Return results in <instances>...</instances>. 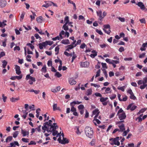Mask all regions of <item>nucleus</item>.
Returning a JSON list of instances; mask_svg holds the SVG:
<instances>
[{"instance_id":"7ed1b4c3","label":"nucleus","mask_w":147,"mask_h":147,"mask_svg":"<svg viewBox=\"0 0 147 147\" xmlns=\"http://www.w3.org/2000/svg\"><path fill=\"white\" fill-rule=\"evenodd\" d=\"M85 133L86 136L90 138L93 136V131L92 128L89 127H86L85 129Z\"/></svg>"},{"instance_id":"e2e57ef3","label":"nucleus","mask_w":147,"mask_h":147,"mask_svg":"<svg viewBox=\"0 0 147 147\" xmlns=\"http://www.w3.org/2000/svg\"><path fill=\"white\" fill-rule=\"evenodd\" d=\"M2 100L4 102H6L7 99V97L5 96L4 94H3L2 95Z\"/></svg>"},{"instance_id":"7c9ffc66","label":"nucleus","mask_w":147,"mask_h":147,"mask_svg":"<svg viewBox=\"0 0 147 147\" xmlns=\"http://www.w3.org/2000/svg\"><path fill=\"white\" fill-rule=\"evenodd\" d=\"M93 122L95 125H97L96 123L99 124L101 123V122L100 121H99L98 119H97L95 117L94 118V119L93 120Z\"/></svg>"},{"instance_id":"5701e85b","label":"nucleus","mask_w":147,"mask_h":147,"mask_svg":"<svg viewBox=\"0 0 147 147\" xmlns=\"http://www.w3.org/2000/svg\"><path fill=\"white\" fill-rule=\"evenodd\" d=\"M146 47H147V42L145 43H143L142 44L140 48V50L142 51H145L146 50Z\"/></svg>"},{"instance_id":"c85d7f7f","label":"nucleus","mask_w":147,"mask_h":147,"mask_svg":"<svg viewBox=\"0 0 147 147\" xmlns=\"http://www.w3.org/2000/svg\"><path fill=\"white\" fill-rule=\"evenodd\" d=\"M47 67L45 65H44L40 70V71L43 73H45L47 71Z\"/></svg>"},{"instance_id":"c03bdc74","label":"nucleus","mask_w":147,"mask_h":147,"mask_svg":"<svg viewBox=\"0 0 147 147\" xmlns=\"http://www.w3.org/2000/svg\"><path fill=\"white\" fill-rule=\"evenodd\" d=\"M108 99L107 97L104 98L103 97H101L100 99V101L101 102H103L106 101Z\"/></svg>"},{"instance_id":"c9c22d12","label":"nucleus","mask_w":147,"mask_h":147,"mask_svg":"<svg viewBox=\"0 0 147 147\" xmlns=\"http://www.w3.org/2000/svg\"><path fill=\"white\" fill-rule=\"evenodd\" d=\"M36 21L38 23H41L43 21L42 17L40 16L37 17L36 18Z\"/></svg>"},{"instance_id":"f3484780","label":"nucleus","mask_w":147,"mask_h":147,"mask_svg":"<svg viewBox=\"0 0 147 147\" xmlns=\"http://www.w3.org/2000/svg\"><path fill=\"white\" fill-rule=\"evenodd\" d=\"M6 0H0V6L2 8L5 7L6 5Z\"/></svg>"},{"instance_id":"412c9836","label":"nucleus","mask_w":147,"mask_h":147,"mask_svg":"<svg viewBox=\"0 0 147 147\" xmlns=\"http://www.w3.org/2000/svg\"><path fill=\"white\" fill-rule=\"evenodd\" d=\"M105 61H106V62L107 63H109L110 64H111V63H112L113 62H115V63L116 64H118L119 63V61H115V60H111L110 59H108V58L106 59V60H105Z\"/></svg>"},{"instance_id":"bb28decb","label":"nucleus","mask_w":147,"mask_h":147,"mask_svg":"<svg viewBox=\"0 0 147 147\" xmlns=\"http://www.w3.org/2000/svg\"><path fill=\"white\" fill-rule=\"evenodd\" d=\"M45 42H43L39 44V48L40 49H43L44 47H45L46 45Z\"/></svg>"},{"instance_id":"f8f14e48","label":"nucleus","mask_w":147,"mask_h":147,"mask_svg":"<svg viewBox=\"0 0 147 147\" xmlns=\"http://www.w3.org/2000/svg\"><path fill=\"white\" fill-rule=\"evenodd\" d=\"M136 5L139 7L142 10H144L146 9V7L144 4L141 2H139L136 4Z\"/></svg>"},{"instance_id":"f704fd0d","label":"nucleus","mask_w":147,"mask_h":147,"mask_svg":"<svg viewBox=\"0 0 147 147\" xmlns=\"http://www.w3.org/2000/svg\"><path fill=\"white\" fill-rule=\"evenodd\" d=\"M62 44L65 45H67L70 43L68 39H63L61 41Z\"/></svg>"},{"instance_id":"473e14b6","label":"nucleus","mask_w":147,"mask_h":147,"mask_svg":"<svg viewBox=\"0 0 147 147\" xmlns=\"http://www.w3.org/2000/svg\"><path fill=\"white\" fill-rule=\"evenodd\" d=\"M82 103V102H80L78 101H74L70 103L71 105H79Z\"/></svg>"},{"instance_id":"dca6fc26","label":"nucleus","mask_w":147,"mask_h":147,"mask_svg":"<svg viewBox=\"0 0 147 147\" xmlns=\"http://www.w3.org/2000/svg\"><path fill=\"white\" fill-rule=\"evenodd\" d=\"M45 4L42 5V7L47 8L52 5L53 2L51 1L45 2Z\"/></svg>"},{"instance_id":"49530a36","label":"nucleus","mask_w":147,"mask_h":147,"mask_svg":"<svg viewBox=\"0 0 147 147\" xmlns=\"http://www.w3.org/2000/svg\"><path fill=\"white\" fill-rule=\"evenodd\" d=\"M2 62L3 63V64H2L3 67V68H5L6 66L7 65V62L5 60H4L3 61H2Z\"/></svg>"},{"instance_id":"72a5a7b5","label":"nucleus","mask_w":147,"mask_h":147,"mask_svg":"<svg viewBox=\"0 0 147 147\" xmlns=\"http://www.w3.org/2000/svg\"><path fill=\"white\" fill-rule=\"evenodd\" d=\"M92 89L91 88L88 89L86 91V94L88 96L91 95L92 93Z\"/></svg>"},{"instance_id":"79ce46f5","label":"nucleus","mask_w":147,"mask_h":147,"mask_svg":"<svg viewBox=\"0 0 147 147\" xmlns=\"http://www.w3.org/2000/svg\"><path fill=\"white\" fill-rule=\"evenodd\" d=\"M23 113H24V115L22 116V117L24 119H25L26 118L27 115L28 114V112H27L26 111H23Z\"/></svg>"},{"instance_id":"e433bc0d","label":"nucleus","mask_w":147,"mask_h":147,"mask_svg":"<svg viewBox=\"0 0 147 147\" xmlns=\"http://www.w3.org/2000/svg\"><path fill=\"white\" fill-rule=\"evenodd\" d=\"M130 130L129 128L128 129L126 130H124L123 132V133L122 134V135L123 136H126L128 133H129V131Z\"/></svg>"},{"instance_id":"9b49d317","label":"nucleus","mask_w":147,"mask_h":147,"mask_svg":"<svg viewBox=\"0 0 147 147\" xmlns=\"http://www.w3.org/2000/svg\"><path fill=\"white\" fill-rule=\"evenodd\" d=\"M100 113V112L98 109H95L93 111L91 115V117H92L93 115H95V118H97L98 116V115Z\"/></svg>"},{"instance_id":"680f3d73","label":"nucleus","mask_w":147,"mask_h":147,"mask_svg":"<svg viewBox=\"0 0 147 147\" xmlns=\"http://www.w3.org/2000/svg\"><path fill=\"white\" fill-rule=\"evenodd\" d=\"M18 134V131H15L13 134V137L14 138H16Z\"/></svg>"},{"instance_id":"3c124183","label":"nucleus","mask_w":147,"mask_h":147,"mask_svg":"<svg viewBox=\"0 0 147 147\" xmlns=\"http://www.w3.org/2000/svg\"><path fill=\"white\" fill-rule=\"evenodd\" d=\"M91 86H94V87H97L98 88H99L100 87V86L99 85L97 84H94V83H91Z\"/></svg>"},{"instance_id":"0eeeda50","label":"nucleus","mask_w":147,"mask_h":147,"mask_svg":"<svg viewBox=\"0 0 147 147\" xmlns=\"http://www.w3.org/2000/svg\"><path fill=\"white\" fill-rule=\"evenodd\" d=\"M30 80L28 81V83L30 85H32L33 84V82L36 81V79L30 76V74H28L26 75V79L28 80V79Z\"/></svg>"},{"instance_id":"6e6d98bb","label":"nucleus","mask_w":147,"mask_h":147,"mask_svg":"<svg viewBox=\"0 0 147 147\" xmlns=\"http://www.w3.org/2000/svg\"><path fill=\"white\" fill-rule=\"evenodd\" d=\"M130 98L131 99H132L134 100H135L136 99V98L134 95L133 93L132 94H130Z\"/></svg>"},{"instance_id":"20e7f679","label":"nucleus","mask_w":147,"mask_h":147,"mask_svg":"<svg viewBox=\"0 0 147 147\" xmlns=\"http://www.w3.org/2000/svg\"><path fill=\"white\" fill-rule=\"evenodd\" d=\"M58 141L59 143L63 144H65L69 143L68 140L66 138L64 137V135L63 133L59 137L58 139Z\"/></svg>"},{"instance_id":"a878e982","label":"nucleus","mask_w":147,"mask_h":147,"mask_svg":"<svg viewBox=\"0 0 147 147\" xmlns=\"http://www.w3.org/2000/svg\"><path fill=\"white\" fill-rule=\"evenodd\" d=\"M88 63L87 61L80 63V66L82 67H87L88 66Z\"/></svg>"},{"instance_id":"6e6552de","label":"nucleus","mask_w":147,"mask_h":147,"mask_svg":"<svg viewBox=\"0 0 147 147\" xmlns=\"http://www.w3.org/2000/svg\"><path fill=\"white\" fill-rule=\"evenodd\" d=\"M143 84L140 86V88L141 89H143L147 86V77L144 78L143 80Z\"/></svg>"},{"instance_id":"13d9d810","label":"nucleus","mask_w":147,"mask_h":147,"mask_svg":"<svg viewBox=\"0 0 147 147\" xmlns=\"http://www.w3.org/2000/svg\"><path fill=\"white\" fill-rule=\"evenodd\" d=\"M60 39H61V38L60 36H57V37H56L55 38H52V40L54 41L56 40H59Z\"/></svg>"},{"instance_id":"9d476101","label":"nucleus","mask_w":147,"mask_h":147,"mask_svg":"<svg viewBox=\"0 0 147 147\" xmlns=\"http://www.w3.org/2000/svg\"><path fill=\"white\" fill-rule=\"evenodd\" d=\"M76 41H75L73 42L71 45H68L67 46V49H66V51H69L71 49L74 48V47H76L75 46V44L76 43Z\"/></svg>"},{"instance_id":"2eb2a0df","label":"nucleus","mask_w":147,"mask_h":147,"mask_svg":"<svg viewBox=\"0 0 147 147\" xmlns=\"http://www.w3.org/2000/svg\"><path fill=\"white\" fill-rule=\"evenodd\" d=\"M96 13L97 16L99 17V20L102 21V20L104 18V16L102 15V12L100 10L96 11Z\"/></svg>"},{"instance_id":"69168bd1","label":"nucleus","mask_w":147,"mask_h":147,"mask_svg":"<svg viewBox=\"0 0 147 147\" xmlns=\"http://www.w3.org/2000/svg\"><path fill=\"white\" fill-rule=\"evenodd\" d=\"M103 30L106 33L108 34H109L111 32V31L110 30V29H109L108 30H106V29H103Z\"/></svg>"},{"instance_id":"aec40b11","label":"nucleus","mask_w":147,"mask_h":147,"mask_svg":"<svg viewBox=\"0 0 147 147\" xmlns=\"http://www.w3.org/2000/svg\"><path fill=\"white\" fill-rule=\"evenodd\" d=\"M21 133L22 134L23 137L27 136V137H28L29 134L28 131H27L26 130H23L22 129Z\"/></svg>"},{"instance_id":"de8ad7c7","label":"nucleus","mask_w":147,"mask_h":147,"mask_svg":"<svg viewBox=\"0 0 147 147\" xmlns=\"http://www.w3.org/2000/svg\"><path fill=\"white\" fill-rule=\"evenodd\" d=\"M65 32L63 30H62L60 32L59 34V36H60L61 39H62L63 38V37L62 36V35H63L65 34Z\"/></svg>"},{"instance_id":"39448f33","label":"nucleus","mask_w":147,"mask_h":147,"mask_svg":"<svg viewBox=\"0 0 147 147\" xmlns=\"http://www.w3.org/2000/svg\"><path fill=\"white\" fill-rule=\"evenodd\" d=\"M117 115L120 120L124 119L126 117L125 113L121 108L118 111Z\"/></svg>"},{"instance_id":"09e8293b","label":"nucleus","mask_w":147,"mask_h":147,"mask_svg":"<svg viewBox=\"0 0 147 147\" xmlns=\"http://www.w3.org/2000/svg\"><path fill=\"white\" fill-rule=\"evenodd\" d=\"M55 76L57 78H60L62 76V75L58 72H56L55 74Z\"/></svg>"},{"instance_id":"423d86ee","label":"nucleus","mask_w":147,"mask_h":147,"mask_svg":"<svg viewBox=\"0 0 147 147\" xmlns=\"http://www.w3.org/2000/svg\"><path fill=\"white\" fill-rule=\"evenodd\" d=\"M124 121H119L117 123V124L118 125V127L119 128L120 132H122L125 130L124 125L123 123Z\"/></svg>"},{"instance_id":"0e129e2a","label":"nucleus","mask_w":147,"mask_h":147,"mask_svg":"<svg viewBox=\"0 0 147 147\" xmlns=\"http://www.w3.org/2000/svg\"><path fill=\"white\" fill-rule=\"evenodd\" d=\"M103 27H104V29H110V26L109 24L104 25H103Z\"/></svg>"},{"instance_id":"393cba45","label":"nucleus","mask_w":147,"mask_h":147,"mask_svg":"<svg viewBox=\"0 0 147 147\" xmlns=\"http://www.w3.org/2000/svg\"><path fill=\"white\" fill-rule=\"evenodd\" d=\"M64 22H65V24H72V22H69V18L68 16H66L65 18Z\"/></svg>"},{"instance_id":"a18cd8bd","label":"nucleus","mask_w":147,"mask_h":147,"mask_svg":"<svg viewBox=\"0 0 147 147\" xmlns=\"http://www.w3.org/2000/svg\"><path fill=\"white\" fill-rule=\"evenodd\" d=\"M67 24H65L63 26L62 28L65 31H67L68 30L69 28L67 25Z\"/></svg>"},{"instance_id":"ddd939ff","label":"nucleus","mask_w":147,"mask_h":147,"mask_svg":"<svg viewBox=\"0 0 147 147\" xmlns=\"http://www.w3.org/2000/svg\"><path fill=\"white\" fill-rule=\"evenodd\" d=\"M15 69L16 74L17 75H20L21 73L20 67L18 65H15Z\"/></svg>"},{"instance_id":"8fccbe9b","label":"nucleus","mask_w":147,"mask_h":147,"mask_svg":"<svg viewBox=\"0 0 147 147\" xmlns=\"http://www.w3.org/2000/svg\"><path fill=\"white\" fill-rule=\"evenodd\" d=\"M59 49V48L58 46H57L55 48V51L56 52L55 53L56 55H57L58 54Z\"/></svg>"},{"instance_id":"37998d69","label":"nucleus","mask_w":147,"mask_h":147,"mask_svg":"<svg viewBox=\"0 0 147 147\" xmlns=\"http://www.w3.org/2000/svg\"><path fill=\"white\" fill-rule=\"evenodd\" d=\"M46 44V46L47 45H52L53 43V42L52 41H46L45 42Z\"/></svg>"},{"instance_id":"f03ea898","label":"nucleus","mask_w":147,"mask_h":147,"mask_svg":"<svg viewBox=\"0 0 147 147\" xmlns=\"http://www.w3.org/2000/svg\"><path fill=\"white\" fill-rule=\"evenodd\" d=\"M121 138L122 137H117L115 138H110L109 139L110 142V143L112 145L115 144V145L118 146L120 144V143L119 142V141L120 139H121Z\"/></svg>"},{"instance_id":"cd10ccee","label":"nucleus","mask_w":147,"mask_h":147,"mask_svg":"<svg viewBox=\"0 0 147 147\" xmlns=\"http://www.w3.org/2000/svg\"><path fill=\"white\" fill-rule=\"evenodd\" d=\"M75 129V132L78 135H80L81 133V131H80L79 129V126H76L74 128Z\"/></svg>"},{"instance_id":"2f4dec72","label":"nucleus","mask_w":147,"mask_h":147,"mask_svg":"<svg viewBox=\"0 0 147 147\" xmlns=\"http://www.w3.org/2000/svg\"><path fill=\"white\" fill-rule=\"evenodd\" d=\"M92 54H90V56L92 58H94L97 55V52L95 50H93L91 51Z\"/></svg>"},{"instance_id":"864d4df0","label":"nucleus","mask_w":147,"mask_h":147,"mask_svg":"<svg viewBox=\"0 0 147 147\" xmlns=\"http://www.w3.org/2000/svg\"><path fill=\"white\" fill-rule=\"evenodd\" d=\"M27 45L29 46L32 50H33L34 48V46L30 43H28L27 44Z\"/></svg>"},{"instance_id":"a19ab883","label":"nucleus","mask_w":147,"mask_h":147,"mask_svg":"<svg viewBox=\"0 0 147 147\" xmlns=\"http://www.w3.org/2000/svg\"><path fill=\"white\" fill-rule=\"evenodd\" d=\"M126 87V86H124L122 87H119L117 88V89L119 90H121L122 92H124L125 90V88Z\"/></svg>"},{"instance_id":"338daca9","label":"nucleus","mask_w":147,"mask_h":147,"mask_svg":"<svg viewBox=\"0 0 147 147\" xmlns=\"http://www.w3.org/2000/svg\"><path fill=\"white\" fill-rule=\"evenodd\" d=\"M6 25V24L4 23V22H0V27L3 28Z\"/></svg>"},{"instance_id":"4c0bfd02","label":"nucleus","mask_w":147,"mask_h":147,"mask_svg":"<svg viewBox=\"0 0 147 147\" xmlns=\"http://www.w3.org/2000/svg\"><path fill=\"white\" fill-rule=\"evenodd\" d=\"M25 13L24 12H23L20 17V21H22L23 19H24V16L25 15Z\"/></svg>"},{"instance_id":"774afa93","label":"nucleus","mask_w":147,"mask_h":147,"mask_svg":"<svg viewBox=\"0 0 147 147\" xmlns=\"http://www.w3.org/2000/svg\"><path fill=\"white\" fill-rule=\"evenodd\" d=\"M116 95L115 94H112L111 96H110V98L112 100L114 99L116 97Z\"/></svg>"},{"instance_id":"603ef678","label":"nucleus","mask_w":147,"mask_h":147,"mask_svg":"<svg viewBox=\"0 0 147 147\" xmlns=\"http://www.w3.org/2000/svg\"><path fill=\"white\" fill-rule=\"evenodd\" d=\"M31 58V56L30 55H28L26 57V60L28 62H31V60L30 58Z\"/></svg>"},{"instance_id":"bf43d9fd","label":"nucleus","mask_w":147,"mask_h":147,"mask_svg":"<svg viewBox=\"0 0 147 147\" xmlns=\"http://www.w3.org/2000/svg\"><path fill=\"white\" fill-rule=\"evenodd\" d=\"M78 109L79 110L83 109L84 108V106L83 105H80L78 106Z\"/></svg>"},{"instance_id":"58836bf2","label":"nucleus","mask_w":147,"mask_h":147,"mask_svg":"<svg viewBox=\"0 0 147 147\" xmlns=\"http://www.w3.org/2000/svg\"><path fill=\"white\" fill-rule=\"evenodd\" d=\"M105 92L106 94L111 93V88L109 87L107 88L105 90Z\"/></svg>"},{"instance_id":"4be33fe9","label":"nucleus","mask_w":147,"mask_h":147,"mask_svg":"<svg viewBox=\"0 0 147 147\" xmlns=\"http://www.w3.org/2000/svg\"><path fill=\"white\" fill-rule=\"evenodd\" d=\"M53 109L54 111H55L58 110L59 111H61V109L59 107H57V104L54 103L53 105Z\"/></svg>"},{"instance_id":"5fc2aeb1","label":"nucleus","mask_w":147,"mask_h":147,"mask_svg":"<svg viewBox=\"0 0 147 147\" xmlns=\"http://www.w3.org/2000/svg\"><path fill=\"white\" fill-rule=\"evenodd\" d=\"M109 45L107 44H103L100 45V47L101 48H103L107 47H108Z\"/></svg>"},{"instance_id":"a211bd4d","label":"nucleus","mask_w":147,"mask_h":147,"mask_svg":"<svg viewBox=\"0 0 147 147\" xmlns=\"http://www.w3.org/2000/svg\"><path fill=\"white\" fill-rule=\"evenodd\" d=\"M132 104H129L127 107L126 108L127 110H128L130 109L131 111L134 110L137 107L135 105L132 106Z\"/></svg>"},{"instance_id":"f257e3e1","label":"nucleus","mask_w":147,"mask_h":147,"mask_svg":"<svg viewBox=\"0 0 147 147\" xmlns=\"http://www.w3.org/2000/svg\"><path fill=\"white\" fill-rule=\"evenodd\" d=\"M52 121L51 120H49L48 122L45 123L43 126L42 127V129L45 136H49L52 131V135L53 136H56L57 137H59L61 136V132L58 133L56 131L57 127H58L57 124L55 123L52 124Z\"/></svg>"},{"instance_id":"6ab92c4d","label":"nucleus","mask_w":147,"mask_h":147,"mask_svg":"<svg viewBox=\"0 0 147 147\" xmlns=\"http://www.w3.org/2000/svg\"><path fill=\"white\" fill-rule=\"evenodd\" d=\"M22 75H19V76H14L11 77L10 79L12 80H15L16 79L20 80L22 79Z\"/></svg>"},{"instance_id":"4468645a","label":"nucleus","mask_w":147,"mask_h":147,"mask_svg":"<svg viewBox=\"0 0 147 147\" xmlns=\"http://www.w3.org/2000/svg\"><path fill=\"white\" fill-rule=\"evenodd\" d=\"M71 111L73 112V114L76 116H78V114L76 112V109L75 108L74 105H71Z\"/></svg>"},{"instance_id":"052dcab7","label":"nucleus","mask_w":147,"mask_h":147,"mask_svg":"<svg viewBox=\"0 0 147 147\" xmlns=\"http://www.w3.org/2000/svg\"><path fill=\"white\" fill-rule=\"evenodd\" d=\"M22 140L24 142L27 143L29 142V140L28 138H22Z\"/></svg>"},{"instance_id":"ea45409f","label":"nucleus","mask_w":147,"mask_h":147,"mask_svg":"<svg viewBox=\"0 0 147 147\" xmlns=\"http://www.w3.org/2000/svg\"><path fill=\"white\" fill-rule=\"evenodd\" d=\"M12 136H9L6 138L5 142L7 143L9 142L12 140Z\"/></svg>"},{"instance_id":"c756f323","label":"nucleus","mask_w":147,"mask_h":147,"mask_svg":"<svg viewBox=\"0 0 147 147\" xmlns=\"http://www.w3.org/2000/svg\"><path fill=\"white\" fill-rule=\"evenodd\" d=\"M19 97H18L16 98L12 97L10 98V100L11 101L13 102H15L20 100Z\"/></svg>"},{"instance_id":"1a4fd4ad","label":"nucleus","mask_w":147,"mask_h":147,"mask_svg":"<svg viewBox=\"0 0 147 147\" xmlns=\"http://www.w3.org/2000/svg\"><path fill=\"white\" fill-rule=\"evenodd\" d=\"M117 97L119 100L120 101H125L127 100V96H122L123 98H121V95L119 94H118Z\"/></svg>"},{"instance_id":"4d7b16f0","label":"nucleus","mask_w":147,"mask_h":147,"mask_svg":"<svg viewBox=\"0 0 147 147\" xmlns=\"http://www.w3.org/2000/svg\"><path fill=\"white\" fill-rule=\"evenodd\" d=\"M100 69H99L96 72V74L95 76V78H96L97 77L99 76L100 75Z\"/></svg>"},{"instance_id":"b1692460","label":"nucleus","mask_w":147,"mask_h":147,"mask_svg":"<svg viewBox=\"0 0 147 147\" xmlns=\"http://www.w3.org/2000/svg\"><path fill=\"white\" fill-rule=\"evenodd\" d=\"M69 82L71 85L75 84L76 83V82L73 78H69Z\"/></svg>"}]
</instances>
